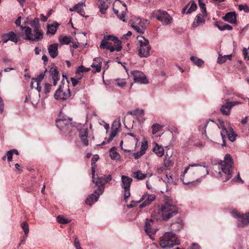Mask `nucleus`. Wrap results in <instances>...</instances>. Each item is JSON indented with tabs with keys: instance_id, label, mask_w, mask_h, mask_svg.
Instances as JSON below:
<instances>
[{
	"instance_id": "nucleus-1",
	"label": "nucleus",
	"mask_w": 249,
	"mask_h": 249,
	"mask_svg": "<svg viewBox=\"0 0 249 249\" xmlns=\"http://www.w3.org/2000/svg\"><path fill=\"white\" fill-rule=\"evenodd\" d=\"M208 166L206 165L205 162L202 164H190L185 169L183 174L180 176V179L182 183L189 186H195L201 181V178H197L195 180H188L185 178V174L189 171V175H196L197 176H205L209 174L208 170Z\"/></svg>"
},
{
	"instance_id": "nucleus-2",
	"label": "nucleus",
	"mask_w": 249,
	"mask_h": 249,
	"mask_svg": "<svg viewBox=\"0 0 249 249\" xmlns=\"http://www.w3.org/2000/svg\"><path fill=\"white\" fill-rule=\"evenodd\" d=\"M233 162L231 155L228 154H226L224 160L221 161V172H219L223 181L226 182L231 178L233 173Z\"/></svg>"
},
{
	"instance_id": "nucleus-3",
	"label": "nucleus",
	"mask_w": 249,
	"mask_h": 249,
	"mask_svg": "<svg viewBox=\"0 0 249 249\" xmlns=\"http://www.w3.org/2000/svg\"><path fill=\"white\" fill-rule=\"evenodd\" d=\"M22 38L31 42H37L43 38V33L40 29H32L29 27L21 26Z\"/></svg>"
},
{
	"instance_id": "nucleus-4",
	"label": "nucleus",
	"mask_w": 249,
	"mask_h": 249,
	"mask_svg": "<svg viewBox=\"0 0 249 249\" xmlns=\"http://www.w3.org/2000/svg\"><path fill=\"white\" fill-rule=\"evenodd\" d=\"M163 220H168L178 213L177 207L173 204V200L169 197L165 198L164 203L160 209Z\"/></svg>"
},
{
	"instance_id": "nucleus-5",
	"label": "nucleus",
	"mask_w": 249,
	"mask_h": 249,
	"mask_svg": "<svg viewBox=\"0 0 249 249\" xmlns=\"http://www.w3.org/2000/svg\"><path fill=\"white\" fill-rule=\"evenodd\" d=\"M180 243L177 235L172 231L165 232L160 238V245L163 249L166 248H171L175 245H179Z\"/></svg>"
},
{
	"instance_id": "nucleus-6",
	"label": "nucleus",
	"mask_w": 249,
	"mask_h": 249,
	"mask_svg": "<svg viewBox=\"0 0 249 249\" xmlns=\"http://www.w3.org/2000/svg\"><path fill=\"white\" fill-rule=\"evenodd\" d=\"M137 39L140 46L138 53L139 56L144 57H148L150 55V50H151L148 40L142 36H138Z\"/></svg>"
},
{
	"instance_id": "nucleus-7",
	"label": "nucleus",
	"mask_w": 249,
	"mask_h": 249,
	"mask_svg": "<svg viewBox=\"0 0 249 249\" xmlns=\"http://www.w3.org/2000/svg\"><path fill=\"white\" fill-rule=\"evenodd\" d=\"M71 120L72 118H68V119L65 118L57 119L55 121L56 126L61 131L66 133L72 126Z\"/></svg>"
},
{
	"instance_id": "nucleus-8",
	"label": "nucleus",
	"mask_w": 249,
	"mask_h": 249,
	"mask_svg": "<svg viewBox=\"0 0 249 249\" xmlns=\"http://www.w3.org/2000/svg\"><path fill=\"white\" fill-rule=\"evenodd\" d=\"M153 14L158 20L164 24H169L172 21V18L165 11L159 10L157 11H154Z\"/></svg>"
},
{
	"instance_id": "nucleus-9",
	"label": "nucleus",
	"mask_w": 249,
	"mask_h": 249,
	"mask_svg": "<svg viewBox=\"0 0 249 249\" xmlns=\"http://www.w3.org/2000/svg\"><path fill=\"white\" fill-rule=\"evenodd\" d=\"M64 79H63L61 81V84L59 86V88L56 90L54 97L55 99L64 101L67 99L70 96V91L69 89H67V92L63 91L62 90V85L64 84Z\"/></svg>"
},
{
	"instance_id": "nucleus-10",
	"label": "nucleus",
	"mask_w": 249,
	"mask_h": 249,
	"mask_svg": "<svg viewBox=\"0 0 249 249\" xmlns=\"http://www.w3.org/2000/svg\"><path fill=\"white\" fill-rule=\"evenodd\" d=\"M131 74L133 77V80L135 82L144 84L148 83V80L142 71H134L131 72Z\"/></svg>"
},
{
	"instance_id": "nucleus-11",
	"label": "nucleus",
	"mask_w": 249,
	"mask_h": 249,
	"mask_svg": "<svg viewBox=\"0 0 249 249\" xmlns=\"http://www.w3.org/2000/svg\"><path fill=\"white\" fill-rule=\"evenodd\" d=\"M141 19L140 18H137L134 19L129 20V23L130 26L133 28L137 32L140 34H143L146 26H143L140 27L138 24H141Z\"/></svg>"
},
{
	"instance_id": "nucleus-12",
	"label": "nucleus",
	"mask_w": 249,
	"mask_h": 249,
	"mask_svg": "<svg viewBox=\"0 0 249 249\" xmlns=\"http://www.w3.org/2000/svg\"><path fill=\"white\" fill-rule=\"evenodd\" d=\"M105 176H98L97 178L94 177V181L92 180V182L97 186L98 187L94 190V193H96L97 191L100 192V193H103L105 188Z\"/></svg>"
},
{
	"instance_id": "nucleus-13",
	"label": "nucleus",
	"mask_w": 249,
	"mask_h": 249,
	"mask_svg": "<svg viewBox=\"0 0 249 249\" xmlns=\"http://www.w3.org/2000/svg\"><path fill=\"white\" fill-rule=\"evenodd\" d=\"M155 198L156 196L154 195L145 194L140 200L141 202L142 201V203L140 205V208H143L149 205Z\"/></svg>"
},
{
	"instance_id": "nucleus-14",
	"label": "nucleus",
	"mask_w": 249,
	"mask_h": 249,
	"mask_svg": "<svg viewBox=\"0 0 249 249\" xmlns=\"http://www.w3.org/2000/svg\"><path fill=\"white\" fill-rule=\"evenodd\" d=\"M110 40L113 41L114 44H120L122 45V41L119 40L117 36H114L113 35H109L104 36L103 39L101 42L100 48H104L107 41Z\"/></svg>"
},
{
	"instance_id": "nucleus-15",
	"label": "nucleus",
	"mask_w": 249,
	"mask_h": 249,
	"mask_svg": "<svg viewBox=\"0 0 249 249\" xmlns=\"http://www.w3.org/2000/svg\"><path fill=\"white\" fill-rule=\"evenodd\" d=\"M197 9V5L194 0H191L186 4L182 9L181 13L182 14H190L193 12L196 11Z\"/></svg>"
},
{
	"instance_id": "nucleus-16",
	"label": "nucleus",
	"mask_w": 249,
	"mask_h": 249,
	"mask_svg": "<svg viewBox=\"0 0 249 249\" xmlns=\"http://www.w3.org/2000/svg\"><path fill=\"white\" fill-rule=\"evenodd\" d=\"M236 102H229L223 105L220 108V111L222 114L225 115H229L231 108L237 104Z\"/></svg>"
},
{
	"instance_id": "nucleus-17",
	"label": "nucleus",
	"mask_w": 249,
	"mask_h": 249,
	"mask_svg": "<svg viewBox=\"0 0 249 249\" xmlns=\"http://www.w3.org/2000/svg\"><path fill=\"white\" fill-rule=\"evenodd\" d=\"M154 223V220L152 219H146L145 222L144 230L147 234L151 236L155 234L156 230L152 228Z\"/></svg>"
},
{
	"instance_id": "nucleus-18",
	"label": "nucleus",
	"mask_w": 249,
	"mask_h": 249,
	"mask_svg": "<svg viewBox=\"0 0 249 249\" xmlns=\"http://www.w3.org/2000/svg\"><path fill=\"white\" fill-rule=\"evenodd\" d=\"M225 21L231 24L237 23L236 14L235 12H230L226 14L225 16L222 17Z\"/></svg>"
},
{
	"instance_id": "nucleus-19",
	"label": "nucleus",
	"mask_w": 249,
	"mask_h": 249,
	"mask_svg": "<svg viewBox=\"0 0 249 249\" xmlns=\"http://www.w3.org/2000/svg\"><path fill=\"white\" fill-rule=\"evenodd\" d=\"M100 48L101 49L109 50L111 52H113L114 51L119 52L122 49V46L120 44H115L114 46H113L112 43L109 42V41H107L105 47Z\"/></svg>"
},
{
	"instance_id": "nucleus-20",
	"label": "nucleus",
	"mask_w": 249,
	"mask_h": 249,
	"mask_svg": "<svg viewBox=\"0 0 249 249\" xmlns=\"http://www.w3.org/2000/svg\"><path fill=\"white\" fill-rule=\"evenodd\" d=\"M249 224V213L246 214H241L238 220L237 226L244 227Z\"/></svg>"
},
{
	"instance_id": "nucleus-21",
	"label": "nucleus",
	"mask_w": 249,
	"mask_h": 249,
	"mask_svg": "<svg viewBox=\"0 0 249 249\" xmlns=\"http://www.w3.org/2000/svg\"><path fill=\"white\" fill-rule=\"evenodd\" d=\"M102 193H100V192L97 191L96 193H95L94 192L93 194L90 195L86 200V203L87 205L91 206L92 204L96 201H97L99 196Z\"/></svg>"
},
{
	"instance_id": "nucleus-22",
	"label": "nucleus",
	"mask_w": 249,
	"mask_h": 249,
	"mask_svg": "<svg viewBox=\"0 0 249 249\" xmlns=\"http://www.w3.org/2000/svg\"><path fill=\"white\" fill-rule=\"evenodd\" d=\"M111 0H98V4L100 12L104 14L108 9Z\"/></svg>"
},
{
	"instance_id": "nucleus-23",
	"label": "nucleus",
	"mask_w": 249,
	"mask_h": 249,
	"mask_svg": "<svg viewBox=\"0 0 249 249\" xmlns=\"http://www.w3.org/2000/svg\"><path fill=\"white\" fill-rule=\"evenodd\" d=\"M58 44L57 43H53L49 46L48 50L50 56L53 58H55L58 53Z\"/></svg>"
},
{
	"instance_id": "nucleus-24",
	"label": "nucleus",
	"mask_w": 249,
	"mask_h": 249,
	"mask_svg": "<svg viewBox=\"0 0 249 249\" xmlns=\"http://www.w3.org/2000/svg\"><path fill=\"white\" fill-rule=\"evenodd\" d=\"M206 17H204L203 14H198L196 15L194 22L192 23L193 27L196 28L198 27L200 24L205 23V18Z\"/></svg>"
},
{
	"instance_id": "nucleus-25",
	"label": "nucleus",
	"mask_w": 249,
	"mask_h": 249,
	"mask_svg": "<svg viewBox=\"0 0 249 249\" xmlns=\"http://www.w3.org/2000/svg\"><path fill=\"white\" fill-rule=\"evenodd\" d=\"M93 61L94 62L91 65V67L92 68H95V71L94 72L95 73L100 72L102 63L101 59L99 57L95 58L93 60Z\"/></svg>"
},
{
	"instance_id": "nucleus-26",
	"label": "nucleus",
	"mask_w": 249,
	"mask_h": 249,
	"mask_svg": "<svg viewBox=\"0 0 249 249\" xmlns=\"http://www.w3.org/2000/svg\"><path fill=\"white\" fill-rule=\"evenodd\" d=\"M132 178L125 176H122V187L124 189H130Z\"/></svg>"
},
{
	"instance_id": "nucleus-27",
	"label": "nucleus",
	"mask_w": 249,
	"mask_h": 249,
	"mask_svg": "<svg viewBox=\"0 0 249 249\" xmlns=\"http://www.w3.org/2000/svg\"><path fill=\"white\" fill-rule=\"evenodd\" d=\"M215 25L220 31L231 30L232 29V27L231 25L222 22L216 21L215 22Z\"/></svg>"
},
{
	"instance_id": "nucleus-28",
	"label": "nucleus",
	"mask_w": 249,
	"mask_h": 249,
	"mask_svg": "<svg viewBox=\"0 0 249 249\" xmlns=\"http://www.w3.org/2000/svg\"><path fill=\"white\" fill-rule=\"evenodd\" d=\"M59 25V24L57 22H54L52 24L48 25L47 33H49L52 35H54Z\"/></svg>"
},
{
	"instance_id": "nucleus-29",
	"label": "nucleus",
	"mask_w": 249,
	"mask_h": 249,
	"mask_svg": "<svg viewBox=\"0 0 249 249\" xmlns=\"http://www.w3.org/2000/svg\"><path fill=\"white\" fill-rule=\"evenodd\" d=\"M83 133V134H81L80 135V140L85 146H88L89 145V140L88 139V129H86Z\"/></svg>"
},
{
	"instance_id": "nucleus-30",
	"label": "nucleus",
	"mask_w": 249,
	"mask_h": 249,
	"mask_svg": "<svg viewBox=\"0 0 249 249\" xmlns=\"http://www.w3.org/2000/svg\"><path fill=\"white\" fill-rule=\"evenodd\" d=\"M153 150L159 157H162L164 154V150L163 148L158 144H156Z\"/></svg>"
},
{
	"instance_id": "nucleus-31",
	"label": "nucleus",
	"mask_w": 249,
	"mask_h": 249,
	"mask_svg": "<svg viewBox=\"0 0 249 249\" xmlns=\"http://www.w3.org/2000/svg\"><path fill=\"white\" fill-rule=\"evenodd\" d=\"M232 54L225 55L222 56L221 54H219L217 58V62L219 64H223L225 63L227 59L231 60Z\"/></svg>"
},
{
	"instance_id": "nucleus-32",
	"label": "nucleus",
	"mask_w": 249,
	"mask_h": 249,
	"mask_svg": "<svg viewBox=\"0 0 249 249\" xmlns=\"http://www.w3.org/2000/svg\"><path fill=\"white\" fill-rule=\"evenodd\" d=\"M49 73L52 79L59 78V72L56 67L51 68L49 71Z\"/></svg>"
},
{
	"instance_id": "nucleus-33",
	"label": "nucleus",
	"mask_w": 249,
	"mask_h": 249,
	"mask_svg": "<svg viewBox=\"0 0 249 249\" xmlns=\"http://www.w3.org/2000/svg\"><path fill=\"white\" fill-rule=\"evenodd\" d=\"M115 147H112L109 150V156L112 160H119L120 158L119 154L115 151Z\"/></svg>"
},
{
	"instance_id": "nucleus-34",
	"label": "nucleus",
	"mask_w": 249,
	"mask_h": 249,
	"mask_svg": "<svg viewBox=\"0 0 249 249\" xmlns=\"http://www.w3.org/2000/svg\"><path fill=\"white\" fill-rule=\"evenodd\" d=\"M226 134L227 135L228 138L231 142H233L235 140L237 135L234 132L232 128H230L228 133Z\"/></svg>"
},
{
	"instance_id": "nucleus-35",
	"label": "nucleus",
	"mask_w": 249,
	"mask_h": 249,
	"mask_svg": "<svg viewBox=\"0 0 249 249\" xmlns=\"http://www.w3.org/2000/svg\"><path fill=\"white\" fill-rule=\"evenodd\" d=\"M190 59L195 65L198 67H201L204 63L202 59L194 56H191Z\"/></svg>"
},
{
	"instance_id": "nucleus-36",
	"label": "nucleus",
	"mask_w": 249,
	"mask_h": 249,
	"mask_svg": "<svg viewBox=\"0 0 249 249\" xmlns=\"http://www.w3.org/2000/svg\"><path fill=\"white\" fill-rule=\"evenodd\" d=\"M7 34L8 35V38L6 41L10 40L15 43H17L18 42V39L17 37L16 34L14 32L11 31Z\"/></svg>"
},
{
	"instance_id": "nucleus-37",
	"label": "nucleus",
	"mask_w": 249,
	"mask_h": 249,
	"mask_svg": "<svg viewBox=\"0 0 249 249\" xmlns=\"http://www.w3.org/2000/svg\"><path fill=\"white\" fill-rule=\"evenodd\" d=\"M77 7L75 8V11H76L78 13H79L82 16L85 17L84 14L85 11L83 9V6H85L84 3H78L76 4Z\"/></svg>"
},
{
	"instance_id": "nucleus-38",
	"label": "nucleus",
	"mask_w": 249,
	"mask_h": 249,
	"mask_svg": "<svg viewBox=\"0 0 249 249\" xmlns=\"http://www.w3.org/2000/svg\"><path fill=\"white\" fill-rule=\"evenodd\" d=\"M56 219L59 223L62 224H67L71 222V220L65 218L62 215L57 216Z\"/></svg>"
},
{
	"instance_id": "nucleus-39",
	"label": "nucleus",
	"mask_w": 249,
	"mask_h": 249,
	"mask_svg": "<svg viewBox=\"0 0 249 249\" xmlns=\"http://www.w3.org/2000/svg\"><path fill=\"white\" fill-rule=\"evenodd\" d=\"M198 1L199 7L201 9L202 14L204 17H207L206 7L205 3L203 1L204 0H198Z\"/></svg>"
},
{
	"instance_id": "nucleus-40",
	"label": "nucleus",
	"mask_w": 249,
	"mask_h": 249,
	"mask_svg": "<svg viewBox=\"0 0 249 249\" xmlns=\"http://www.w3.org/2000/svg\"><path fill=\"white\" fill-rule=\"evenodd\" d=\"M21 226L24 231V235L23 236L24 238H26L28 236V234L29 231V228L28 223L26 222H23L21 224Z\"/></svg>"
},
{
	"instance_id": "nucleus-41",
	"label": "nucleus",
	"mask_w": 249,
	"mask_h": 249,
	"mask_svg": "<svg viewBox=\"0 0 249 249\" xmlns=\"http://www.w3.org/2000/svg\"><path fill=\"white\" fill-rule=\"evenodd\" d=\"M47 71V69H45L44 72H42L40 73V74L36 78H33V80L35 83L40 84V82L43 79L45 73Z\"/></svg>"
},
{
	"instance_id": "nucleus-42",
	"label": "nucleus",
	"mask_w": 249,
	"mask_h": 249,
	"mask_svg": "<svg viewBox=\"0 0 249 249\" xmlns=\"http://www.w3.org/2000/svg\"><path fill=\"white\" fill-rule=\"evenodd\" d=\"M30 25L33 29H40L39 19L37 18H35L34 20L30 23Z\"/></svg>"
},
{
	"instance_id": "nucleus-43",
	"label": "nucleus",
	"mask_w": 249,
	"mask_h": 249,
	"mask_svg": "<svg viewBox=\"0 0 249 249\" xmlns=\"http://www.w3.org/2000/svg\"><path fill=\"white\" fill-rule=\"evenodd\" d=\"M134 175L135 176L134 177L139 180L143 179L146 177V174L142 173L139 170L135 172Z\"/></svg>"
},
{
	"instance_id": "nucleus-44",
	"label": "nucleus",
	"mask_w": 249,
	"mask_h": 249,
	"mask_svg": "<svg viewBox=\"0 0 249 249\" xmlns=\"http://www.w3.org/2000/svg\"><path fill=\"white\" fill-rule=\"evenodd\" d=\"M90 70L89 68H86L83 65L79 66L76 71V74H79L81 72H88Z\"/></svg>"
},
{
	"instance_id": "nucleus-45",
	"label": "nucleus",
	"mask_w": 249,
	"mask_h": 249,
	"mask_svg": "<svg viewBox=\"0 0 249 249\" xmlns=\"http://www.w3.org/2000/svg\"><path fill=\"white\" fill-rule=\"evenodd\" d=\"M59 40L62 44L67 45L71 42V38L67 36H64L60 37Z\"/></svg>"
},
{
	"instance_id": "nucleus-46",
	"label": "nucleus",
	"mask_w": 249,
	"mask_h": 249,
	"mask_svg": "<svg viewBox=\"0 0 249 249\" xmlns=\"http://www.w3.org/2000/svg\"><path fill=\"white\" fill-rule=\"evenodd\" d=\"M121 127V122L120 120H115L113 122L111 126V129L116 130L118 131V129Z\"/></svg>"
},
{
	"instance_id": "nucleus-47",
	"label": "nucleus",
	"mask_w": 249,
	"mask_h": 249,
	"mask_svg": "<svg viewBox=\"0 0 249 249\" xmlns=\"http://www.w3.org/2000/svg\"><path fill=\"white\" fill-rule=\"evenodd\" d=\"M144 115V110L143 109H136V116L138 118V120L139 122L141 121L140 118H142Z\"/></svg>"
},
{
	"instance_id": "nucleus-48",
	"label": "nucleus",
	"mask_w": 249,
	"mask_h": 249,
	"mask_svg": "<svg viewBox=\"0 0 249 249\" xmlns=\"http://www.w3.org/2000/svg\"><path fill=\"white\" fill-rule=\"evenodd\" d=\"M147 142L146 141H143L142 142L140 151L141 152V153H143L144 154L146 149H147Z\"/></svg>"
},
{
	"instance_id": "nucleus-49",
	"label": "nucleus",
	"mask_w": 249,
	"mask_h": 249,
	"mask_svg": "<svg viewBox=\"0 0 249 249\" xmlns=\"http://www.w3.org/2000/svg\"><path fill=\"white\" fill-rule=\"evenodd\" d=\"M160 125L158 124H155L152 125V134H155L158 131H159L160 128Z\"/></svg>"
},
{
	"instance_id": "nucleus-50",
	"label": "nucleus",
	"mask_w": 249,
	"mask_h": 249,
	"mask_svg": "<svg viewBox=\"0 0 249 249\" xmlns=\"http://www.w3.org/2000/svg\"><path fill=\"white\" fill-rule=\"evenodd\" d=\"M116 81L117 82V85L120 87H124L126 85L124 79H117Z\"/></svg>"
},
{
	"instance_id": "nucleus-51",
	"label": "nucleus",
	"mask_w": 249,
	"mask_h": 249,
	"mask_svg": "<svg viewBox=\"0 0 249 249\" xmlns=\"http://www.w3.org/2000/svg\"><path fill=\"white\" fill-rule=\"evenodd\" d=\"M117 133V130L112 129V131L110 135V136L107 140V142L108 143V142H110L111 141H112L113 139L116 136Z\"/></svg>"
},
{
	"instance_id": "nucleus-52",
	"label": "nucleus",
	"mask_w": 249,
	"mask_h": 249,
	"mask_svg": "<svg viewBox=\"0 0 249 249\" xmlns=\"http://www.w3.org/2000/svg\"><path fill=\"white\" fill-rule=\"evenodd\" d=\"M238 9L239 11L244 10L246 13L249 12V7L247 4H240L238 5Z\"/></svg>"
},
{
	"instance_id": "nucleus-53",
	"label": "nucleus",
	"mask_w": 249,
	"mask_h": 249,
	"mask_svg": "<svg viewBox=\"0 0 249 249\" xmlns=\"http://www.w3.org/2000/svg\"><path fill=\"white\" fill-rule=\"evenodd\" d=\"M220 122V128L222 130V131L221 132H223V134H224V133H228V131L227 128H226V127L225 126L224 124V122L221 121H219Z\"/></svg>"
},
{
	"instance_id": "nucleus-54",
	"label": "nucleus",
	"mask_w": 249,
	"mask_h": 249,
	"mask_svg": "<svg viewBox=\"0 0 249 249\" xmlns=\"http://www.w3.org/2000/svg\"><path fill=\"white\" fill-rule=\"evenodd\" d=\"M173 164V162L172 161V160L170 159V158H168V159H167L165 158L164 160V165L165 167H170L172 166Z\"/></svg>"
},
{
	"instance_id": "nucleus-55",
	"label": "nucleus",
	"mask_w": 249,
	"mask_h": 249,
	"mask_svg": "<svg viewBox=\"0 0 249 249\" xmlns=\"http://www.w3.org/2000/svg\"><path fill=\"white\" fill-rule=\"evenodd\" d=\"M172 225L177 226V228L175 229V231H179L183 227V225L181 221H180L179 222H177V223H173L171 224V226Z\"/></svg>"
},
{
	"instance_id": "nucleus-56",
	"label": "nucleus",
	"mask_w": 249,
	"mask_h": 249,
	"mask_svg": "<svg viewBox=\"0 0 249 249\" xmlns=\"http://www.w3.org/2000/svg\"><path fill=\"white\" fill-rule=\"evenodd\" d=\"M124 199L125 202H127V199L130 196V189H124Z\"/></svg>"
},
{
	"instance_id": "nucleus-57",
	"label": "nucleus",
	"mask_w": 249,
	"mask_h": 249,
	"mask_svg": "<svg viewBox=\"0 0 249 249\" xmlns=\"http://www.w3.org/2000/svg\"><path fill=\"white\" fill-rule=\"evenodd\" d=\"M52 85L49 83H46L44 86V93L47 94L50 92Z\"/></svg>"
},
{
	"instance_id": "nucleus-58",
	"label": "nucleus",
	"mask_w": 249,
	"mask_h": 249,
	"mask_svg": "<svg viewBox=\"0 0 249 249\" xmlns=\"http://www.w3.org/2000/svg\"><path fill=\"white\" fill-rule=\"evenodd\" d=\"M97 168V165L96 164H91V175H92V179L94 180L95 170Z\"/></svg>"
},
{
	"instance_id": "nucleus-59",
	"label": "nucleus",
	"mask_w": 249,
	"mask_h": 249,
	"mask_svg": "<svg viewBox=\"0 0 249 249\" xmlns=\"http://www.w3.org/2000/svg\"><path fill=\"white\" fill-rule=\"evenodd\" d=\"M74 245L76 249H82L80 246V244L76 236L75 237L74 239Z\"/></svg>"
},
{
	"instance_id": "nucleus-60",
	"label": "nucleus",
	"mask_w": 249,
	"mask_h": 249,
	"mask_svg": "<svg viewBox=\"0 0 249 249\" xmlns=\"http://www.w3.org/2000/svg\"><path fill=\"white\" fill-rule=\"evenodd\" d=\"M140 202H141V200H139V201L132 200L131 202V203L130 204L127 205V207L128 208H132L135 207L136 204H137Z\"/></svg>"
},
{
	"instance_id": "nucleus-61",
	"label": "nucleus",
	"mask_w": 249,
	"mask_h": 249,
	"mask_svg": "<svg viewBox=\"0 0 249 249\" xmlns=\"http://www.w3.org/2000/svg\"><path fill=\"white\" fill-rule=\"evenodd\" d=\"M125 13L124 11H123L121 14H119V15H118V18L122 20V21H123L124 22H126V19H125L124 17H125Z\"/></svg>"
},
{
	"instance_id": "nucleus-62",
	"label": "nucleus",
	"mask_w": 249,
	"mask_h": 249,
	"mask_svg": "<svg viewBox=\"0 0 249 249\" xmlns=\"http://www.w3.org/2000/svg\"><path fill=\"white\" fill-rule=\"evenodd\" d=\"M6 155L7 157V160L9 162L12 161L13 159V153H12V151L9 150L7 151L6 153Z\"/></svg>"
},
{
	"instance_id": "nucleus-63",
	"label": "nucleus",
	"mask_w": 249,
	"mask_h": 249,
	"mask_svg": "<svg viewBox=\"0 0 249 249\" xmlns=\"http://www.w3.org/2000/svg\"><path fill=\"white\" fill-rule=\"evenodd\" d=\"M143 155H144V154L143 153H141V152L140 151H138L137 152L134 153L133 154L134 158L136 160L138 159L139 158H140Z\"/></svg>"
},
{
	"instance_id": "nucleus-64",
	"label": "nucleus",
	"mask_w": 249,
	"mask_h": 249,
	"mask_svg": "<svg viewBox=\"0 0 249 249\" xmlns=\"http://www.w3.org/2000/svg\"><path fill=\"white\" fill-rule=\"evenodd\" d=\"M232 180L234 182H240L242 183H243L244 182V181L241 179V178L240 176L239 172H238L237 175V178H233L232 179Z\"/></svg>"
}]
</instances>
